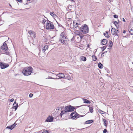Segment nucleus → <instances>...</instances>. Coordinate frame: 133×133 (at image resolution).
I'll return each mask as SVG.
<instances>
[{"label": "nucleus", "mask_w": 133, "mask_h": 133, "mask_svg": "<svg viewBox=\"0 0 133 133\" xmlns=\"http://www.w3.org/2000/svg\"><path fill=\"white\" fill-rule=\"evenodd\" d=\"M132 64H133V62H132Z\"/></svg>", "instance_id": "052dcab7"}, {"label": "nucleus", "mask_w": 133, "mask_h": 133, "mask_svg": "<svg viewBox=\"0 0 133 133\" xmlns=\"http://www.w3.org/2000/svg\"><path fill=\"white\" fill-rule=\"evenodd\" d=\"M107 132V131L106 129H104L103 131V133H106Z\"/></svg>", "instance_id": "58836bf2"}, {"label": "nucleus", "mask_w": 133, "mask_h": 133, "mask_svg": "<svg viewBox=\"0 0 133 133\" xmlns=\"http://www.w3.org/2000/svg\"><path fill=\"white\" fill-rule=\"evenodd\" d=\"M47 38L48 39H50V38H51V37L50 36V35H48L47 37Z\"/></svg>", "instance_id": "a19ab883"}, {"label": "nucleus", "mask_w": 133, "mask_h": 133, "mask_svg": "<svg viewBox=\"0 0 133 133\" xmlns=\"http://www.w3.org/2000/svg\"><path fill=\"white\" fill-rule=\"evenodd\" d=\"M28 1H30V0H27Z\"/></svg>", "instance_id": "bf43d9fd"}, {"label": "nucleus", "mask_w": 133, "mask_h": 133, "mask_svg": "<svg viewBox=\"0 0 133 133\" xmlns=\"http://www.w3.org/2000/svg\"><path fill=\"white\" fill-rule=\"evenodd\" d=\"M32 68L31 66L25 67L24 69L22 72L24 75L28 76L31 74L32 72Z\"/></svg>", "instance_id": "f03ea898"}, {"label": "nucleus", "mask_w": 133, "mask_h": 133, "mask_svg": "<svg viewBox=\"0 0 133 133\" xmlns=\"http://www.w3.org/2000/svg\"><path fill=\"white\" fill-rule=\"evenodd\" d=\"M80 24V23L76 22H74L73 23V25L74 26H76V27H77Z\"/></svg>", "instance_id": "412c9836"}, {"label": "nucleus", "mask_w": 133, "mask_h": 133, "mask_svg": "<svg viewBox=\"0 0 133 133\" xmlns=\"http://www.w3.org/2000/svg\"><path fill=\"white\" fill-rule=\"evenodd\" d=\"M46 50H45L44 49V48H43V50L42 51H43V52H44Z\"/></svg>", "instance_id": "3c124183"}, {"label": "nucleus", "mask_w": 133, "mask_h": 133, "mask_svg": "<svg viewBox=\"0 0 133 133\" xmlns=\"http://www.w3.org/2000/svg\"><path fill=\"white\" fill-rule=\"evenodd\" d=\"M50 78V79H56L55 78H52V77H50V78Z\"/></svg>", "instance_id": "09e8293b"}, {"label": "nucleus", "mask_w": 133, "mask_h": 133, "mask_svg": "<svg viewBox=\"0 0 133 133\" xmlns=\"http://www.w3.org/2000/svg\"><path fill=\"white\" fill-rule=\"evenodd\" d=\"M46 20L44 18H43V19L42 21V23L43 24H45V22H46Z\"/></svg>", "instance_id": "cd10ccee"}, {"label": "nucleus", "mask_w": 133, "mask_h": 133, "mask_svg": "<svg viewBox=\"0 0 133 133\" xmlns=\"http://www.w3.org/2000/svg\"><path fill=\"white\" fill-rule=\"evenodd\" d=\"M92 57L93 60L94 61H96L97 59V57L94 55H93Z\"/></svg>", "instance_id": "a878e982"}, {"label": "nucleus", "mask_w": 133, "mask_h": 133, "mask_svg": "<svg viewBox=\"0 0 133 133\" xmlns=\"http://www.w3.org/2000/svg\"><path fill=\"white\" fill-rule=\"evenodd\" d=\"M74 37H73L72 38H71V41L72 42V43H74L73 42L74 41Z\"/></svg>", "instance_id": "f704fd0d"}, {"label": "nucleus", "mask_w": 133, "mask_h": 133, "mask_svg": "<svg viewBox=\"0 0 133 133\" xmlns=\"http://www.w3.org/2000/svg\"><path fill=\"white\" fill-rule=\"evenodd\" d=\"M33 96V95L32 94H30L29 95V96L30 97H32Z\"/></svg>", "instance_id": "37998d69"}, {"label": "nucleus", "mask_w": 133, "mask_h": 133, "mask_svg": "<svg viewBox=\"0 0 133 133\" xmlns=\"http://www.w3.org/2000/svg\"><path fill=\"white\" fill-rule=\"evenodd\" d=\"M46 28L48 30L54 29V26L53 23L49 21H47L46 26Z\"/></svg>", "instance_id": "7ed1b4c3"}, {"label": "nucleus", "mask_w": 133, "mask_h": 133, "mask_svg": "<svg viewBox=\"0 0 133 133\" xmlns=\"http://www.w3.org/2000/svg\"><path fill=\"white\" fill-rule=\"evenodd\" d=\"M63 115L61 113L60 114V116H61V117H62Z\"/></svg>", "instance_id": "603ef678"}, {"label": "nucleus", "mask_w": 133, "mask_h": 133, "mask_svg": "<svg viewBox=\"0 0 133 133\" xmlns=\"http://www.w3.org/2000/svg\"><path fill=\"white\" fill-rule=\"evenodd\" d=\"M66 112H67L65 110H64L62 111L61 113L63 115L65 114Z\"/></svg>", "instance_id": "c85d7f7f"}, {"label": "nucleus", "mask_w": 133, "mask_h": 133, "mask_svg": "<svg viewBox=\"0 0 133 133\" xmlns=\"http://www.w3.org/2000/svg\"><path fill=\"white\" fill-rule=\"evenodd\" d=\"M118 30H116L115 28H112L111 30V32L112 34L113 35L115 36H117V34L118 33Z\"/></svg>", "instance_id": "423d86ee"}, {"label": "nucleus", "mask_w": 133, "mask_h": 133, "mask_svg": "<svg viewBox=\"0 0 133 133\" xmlns=\"http://www.w3.org/2000/svg\"><path fill=\"white\" fill-rule=\"evenodd\" d=\"M26 4H27V3H26Z\"/></svg>", "instance_id": "680f3d73"}, {"label": "nucleus", "mask_w": 133, "mask_h": 133, "mask_svg": "<svg viewBox=\"0 0 133 133\" xmlns=\"http://www.w3.org/2000/svg\"><path fill=\"white\" fill-rule=\"evenodd\" d=\"M93 122V121L92 120H88L87 121H86L85 122V124H90L91 123H92Z\"/></svg>", "instance_id": "a211bd4d"}, {"label": "nucleus", "mask_w": 133, "mask_h": 133, "mask_svg": "<svg viewBox=\"0 0 133 133\" xmlns=\"http://www.w3.org/2000/svg\"><path fill=\"white\" fill-rule=\"evenodd\" d=\"M93 109H94L93 107H90L89 109H90V112L92 113H93Z\"/></svg>", "instance_id": "393cba45"}, {"label": "nucleus", "mask_w": 133, "mask_h": 133, "mask_svg": "<svg viewBox=\"0 0 133 133\" xmlns=\"http://www.w3.org/2000/svg\"><path fill=\"white\" fill-rule=\"evenodd\" d=\"M54 117L51 116H48L45 121V122H51L53 121Z\"/></svg>", "instance_id": "9d476101"}, {"label": "nucleus", "mask_w": 133, "mask_h": 133, "mask_svg": "<svg viewBox=\"0 0 133 133\" xmlns=\"http://www.w3.org/2000/svg\"><path fill=\"white\" fill-rule=\"evenodd\" d=\"M76 37L77 38V39H79V41H80L81 40H79V39H80V37L79 36H77L76 35Z\"/></svg>", "instance_id": "c03bdc74"}, {"label": "nucleus", "mask_w": 133, "mask_h": 133, "mask_svg": "<svg viewBox=\"0 0 133 133\" xmlns=\"http://www.w3.org/2000/svg\"><path fill=\"white\" fill-rule=\"evenodd\" d=\"M82 99L83 101V103H87V104H90V102L89 101L88 99H84V98H82Z\"/></svg>", "instance_id": "4468645a"}, {"label": "nucleus", "mask_w": 133, "mask_h": 133, "mask_svg": "<svg viewBox=\"0 0 133 133\" xmlns=\"http://www.w3.org/2000/svg\"><path fill=\"white\" fill-rule=\"evenodd\" d=\"M42 133H49L48 131L46 130L44 131L43 132H42Z\"/></svg>", "instance_id": "c9c22d12"}, {"label": "nucleus", "mask_w": 133, "mask_h": 133, "mask_svg": "<svg viewBox=\"0 0 133 133\" xmlns=\"http://www.w3.org/2000/svg\"><path fill=\"white\" fill-rule=\"evenodd\" d=\"M17 1L19 2H22V0H17Z\"/></svg>", "instance_id": "de8ad7c7"}, {"label": "nucleus", "mask_w": 133, "mask_h": 133, "mask_svg": "<svg viewBox=\"0 0 133 133\" xmlns=\"http://www.w3.org/2000/svg\"><path fill=\"white\" fill-rule=\"evenodd\" d=\"M59 41L64 44H66L68 43V38L66 37V35L64 32H62L60 34Z\"/></svg>", "instance_id": "f257e3e1"}, {"label": "nucleus", "mask_w": 133, "mask_h": 133, "mask_svg": "<svg viewBox=\"0 0 133 133\" xmlns=\"http://www.w3.org/2000/svg\"><path fill=\"white\" fill-rule=\"evenodd\" d=\"M32 31H29L28 33L30 34L31 32H31H32Z\"/></svg>", "instance_id": "5fc2aeb1"}, {"label": "nucleus", "mask_w": 133, "mask_h": 133, "mask_svg": "<svg viewBox=\"0 0 133 133\" xmlns=\"http://www.w3.org/2000/svg\"><path fill=\"white\" fill-rule=\"evenodd\" d=\"M69 19H70V18H69Z\"/></svg>", "instance_id": "e2e57ef3"}, {"label": "nucleus", "mask_w": 133, "mask_h": 133, "mask_svg": "<svg viewBox=\"0 0 133 133\" xmlns=\"http://www.w3.org/2000/svg\"><path fill=\"white\" fill-rule=\"evenodd\" d=\"M81 60L84 61H85L86 60V57H84V56H82L81 57Z\"/></svg>", "instance_id": "b1692460"}, {"label": "nucleus", "mask_w": 133, "mask_h": 133, "mask_svg": "<svg viewBox=\"0 0 133 133\" xmlns=\"http://www.w3.org/2000/svg\"><path fill=\"white\" fill-rule=\"evenodd\" d=\"M104 35L105 37L107 38H109V36L108 35V33L107 31L106 32V34L104 33Z\"/></svg>", "instance_id": "4be33fe9"}, {"label": "nucleus", "mask_w": 133, "mask_h": 133, "mask_svg": "<svg viewBox=\"0 0 133 133\" xmlns=\"http://www.w3.org/2000/svg\"><path fill=\"white\" fill-rule=\"evenodd\" d=\"M57 76L60 78H63L64 77V75L63 73H59L57 74Z\"/></svg>", "instance_id": "dca6fc26"}, {"label": "nucleus", "mask_w": 133, "mask_h": 133, "mask_svg": "<svg viewBox=\"0 0 133 133\" xmlns=\"http://www.w3.org/2000/svg\"><path fill=\"white\" fill-rule=\"evenodd\" d=\"M9 66V65L7 64L0 62V67L2 69H3L8 67Z\"/></svg>", "instance_id": "0eeeda50"}, {"label": "nucleus", "mask_w": 133, "mask_h": 133, "mask_svg": "<svg viewBox=\"0 0 133 133\" xmlns=\"http://www.w3.org/2000/svg\"><path fill=\"white\" fill-rule=\"evenodd\" d=\"M77 113L76 112H73L71 114L70 117L72 119H77Z\"/></svg>", "instance_id": "6e6552de"}, {"label": "nucleus", "mask_w": 133, "mask_h": 133, "mask_svg": "<svg viewBox=\"0 0 133 133\" xmlns=\"http://www.w3.org/2000/svg\"><path fill=\"white\" fill-rule=\"evenodd\" d=\"M123 21L124 22H125V21L124 18H123Z\"/></svg>", "instance_id": "864d4df0"}, {"label": "nucleus", "mask_w": 133, "mask_h": 133, "mask_svg": "<svg viewBox=\"0 0 133 133\" xmlns=\"http://www.w3.org/2000/svg\"><path fill=\"white\" fill-rule=\"evenodd\" d=\"M105 52H104L103 53H102V54H104V53H105Z\"/></svg>", "instance_id": "6e6d98bb"}, {"label": "nucleus", "mask_w": 133, "mask_h": 133, "mask_svg": "<svg viewBox=\"0 0 133 133\" xmlns=\"http://www.w3.org/2000/svg\"><path fill=\"white\" fill-rule=\"evenodd\" d=\"M106 46H103L102 47V51H104L105 49H106Z\"/></svg>", "instance_id": "72a5a7b5"}, {"label": "nucleus", "mask_w": 133, "mask_h": 133, "mask_svg": "<svg viewBox=\"0 0 133 133\" xmlns=\"http://www.w3.org/2000/svg\"><path fill=\"white\" fill-rule=\"evenodd\" d=\"M83 116H81V115H79L78 114H77V118L78 117H83Z\"/></svg>", "instance_id": "2f4dec72"}, {"label": "nucleus", "mask_w": 133, "mask_h": 133, "mask_svg": "<svg viewBox=\"0 0 133 133\" xmlns=\"http://www.w3.org/2000/svg\"><path fill=\"white\" fill-rule=\"evenodd\" d=\"M98 67L100 69H102L103 68V65L100 63H99L98 64Z\"/></svg>", "instance_id": "aec40b11"}, {"label": "nucleus", "mask_w": 133, "mask_h": 133, "mask_svg": "<svg viewBox=\"0 0 133 133\" xmlns=\"http://www.w3.org/2000/svg\"><path fill=\"white\" fill-rule=\"evenodd\" d=\"M3 92H0V97H2V96H3L5 95L4 93H3Z\"/></svg>", "instance_id": "c756f323"}, {"label": "nucleus", "mask_w": 133, "mask_h": 133, "mask_svg": "<svg viewBox=\"0 0 133 133\" xmlns=\"http://www.w3.org/2000/svg\"><path fill=\"white\" fill-rule=\"evenodd\" d=\"M40 50L38 49H35L34 51V53L35 55H38L39 53L40 52Z\"/></svg>", "instance_id": "ddd939ff"}, {"label": "nucleus", "mask_w": 133, "mask_h": 133, "mask_svg": "<svg viewBox=\"0 0 133 133\" xmlns=\"http://www.w3.org/2000/svg\"><path fill=\"white\" fill-rule=\"evenodd\" d=\"M126 31L125 30H124L123 31V33L124 34H125L126 33Z\"/></svg>", "instance_id": "8fccbe9b"}, {"label": "nucleus", "mask_w": 133, "mask_h": 133, "mask_svg": "<svg viewBox=\"0 0 133 133\" xmlns=\"http://www.w3.org/2000/svg\"><path fill=\"white\" fill-rule=\"evenodd\" d=\"M16 125L17 124L15 123L7 127L6 128L12 130L14 128L15 126H16Z\"/></svg>", "instance_id": "9b49d317"}, {"label": "nucleus", "mask_w": 133, "mask_h": 133, "mask_svg": "<svg viewBox=\"0 0 133 133\" xmlns=\"http://www.w3.org/2000/svg\"><path fill=\"white\" fill-rule=\"evenodd\" d=\"M18 107V103H17L15 101L13 105L12 108L14 109H15V110H16L17 109V108Z\"/></svg>", "instance_id": "f8f14e48"}, {"label": "nucleus", "mask_w": 133, "mask_h": 133, "mask_svg": "<svg viewBox=\"0 0 133 133\" xmlns=\"http://www.w3.org/2000/svg\"><path fill=\"white\" fill-rule=\"evenodd\" d=\"M1 48L3 50H7L8 49V48L7 45L5 43V42L3 43V45L1 47Z\"/></svg>", "instance_id": "1a4fd4ad"}, {"label": "nucleus", "mask_w": 133, "mask_h": 133, "mask_svg": "<svg viewBox=\"0 0 133 133\" xmlns=\"http://www.w3.org/2000/svg\"><path fill=\"white\" fill-rule=\"evenodd\" d=\"M82 35V34L79 33V34H77V36H79L80 37L81 36V35Z\"/></svg>", "instance_id": "49530a36"}, {"label": "nucleus", "mask_w": 133, "mask_h": 133, "mask_svg": "<svg viewBox=\"0 0 133 133\" xmlns=\"http://www.w3.org/2000/svg\"><path fill=\"white\" fill-rule=\"evenodd\" d=\"M3 50V51H2V54L8 55L9 54V52L7 50Z\"/></svg>", "instance_id": "f3484780"}, {"label": "nucleus", "mask_w": 133, "mask_h": 133, "mask_svg": "<svg viewBox=\"0 0 133 133\" xmlns=\"http://www.w3.org/2000/svg\"><path fill=\"white\" fill-rule=\"evenodd\" d=\"M84 37V35L82 34V35H81V36L80 37V39H79V40H81V39H82L83 37Z\"/></svg>", "instance_id": "473e14b6"}, {"label": "nucleus", "mask_w": 133, "mask_h": 133, "mask_svg": "<svg viewBox=\"0 0 133 133\" xmlns=\"http://www.w3.org/2000/svg\"><path fill=\"white\" fill-rule=\"evenodd\" d=\"M10 6H11V5H10Z\"/></svg>", "instance_id": "13d9d810"}, {"label": "nucleus", "mask_w": 133, "mask_h": 133, "mask_svg": "<svg viewBox=\"0 0 133 133\" xmlns=\"http://www.w3.org/2000/svg\"><path fill=\"white\" fill-rule=\"evenodd\" d=\"M118 24L117 22L116 21H115L114 22V24L115 25H116V27H117V24Z\"/></svg>", "instance_id": "4c0bfd02"}, {"label": "nucleus", "mask_w": 133, "mask_h": 133, "mask_svg": "<svg viewBox=\"0 0 133 133\" xmlns=\"http://www.w3.org/2000/svg\"><path fill=\"white\" fill-rule=\"evenodd\" d=\"M113 45V43L112 41H109V46L111 47Z\"/></svg>", "instance_id": "bb28decb"}, {"label": "nucleus", "mask_w": 133, "mask_h": 133, "mask_svg": "<svg viewBox=\"0 0 133 133\" xmlns=\"http://www.w3.org/2000/svg\"><path fill=\"white\" fill-rule=\"evenodd\" d=\"M103 120L104 122V125L106 127L107 126V124L108 123V121L104 119H103Z\"/></svg>", "instance_id": "6ab92c4d"}, {"label": "nucleus", "mask_w": 133, "mask_h": 133, "mask_svg": "<svg viewBox=\"0 0 133 133\" xmlns=\"http://www.w3.org/2000/svg\"><path fill=\"white\" fill-rule=\"evenodd\" d=\"M14 100V99L13 98H12L10 99V101L11 102H12Z\"/></svg>", "instance_id": "a18cd8bd"}, {"label": "nucleus", "mask_w": 133, "mask_h": 133, "mask_svg": "<svg viewBox=\"0 0 133 133\" xmlns=\"http://www.w3.org/2000/svg\"><path fill=\"white\" fill-rule=\"evenodd\" d=\"M30 37L32 35L33 36H34L35 33H34V32H33L32 31V32H31H31L30 34Z\"/></svg>", "instance_id": "7c9ffc66"}, {"label": "nucleus", "mask_w": 133, "mask_h": 133, "mask_svg": "<svg viewBox=\"0 0 133 133\" xmlns=\"http://www.w3.org/2000/svg\"><path fill=\"white\" fill-rule=\"evenodd\" d=\"M50 14L51 16L54 17H55L56 16V15L55 14H54V12H50Z\"/></svg>", "instance_id": "5701e85b"}, {"label": "nucleus", "mask_w": 133, "mask_h": 133, "mask_svg": "<svg viewBox=\"0 0 133 133\" xmlns=\"http://www.w3.org/2000/svg\"><path fill=\"white\" fill-rule=\"evenodd\" d=\"M80 30L81 31L84 33L86 34L88 32V27L86 25L82 26Z\"/></svg>", "instance_id": "39448f33"}, {"label": "nucleus", "mask_w": 133, "mask_h": 133, "mask_svg": "<svg viewBox=\"0 0 133 133\" xmlns=\"http://www.w3.org/2000/svg\"><path fill=\"white\" fill-rule=\"evenodd\" d=\"M90 106V105H88V106L89 107Z\"/></svg>", "instance_id": "4d7b16f0"}, {"label": "nucleus", "mask_w": 133, "mask_h": 133, "mask_svg": "<svg viewBox=\"0 0 133 133\" xmlns=\"http://www.w3.org/2000/svg\"><path fill=\"white\" fill-rule=\"evenodd\" d=\"M48 39H48V38H47V37H46L45 38L44 41L45 42H47Z\"/></svg>", "instance_id": "79ce46f5"}, {"label": "nucleus", "mask_w": 133, "mask_h": 133, "mask_svg": "<svg viewBox=\"0 0 133 133\" xmlns=\"http://www.w3.org/2000/svg\"><path fill=\"white\" fill-rule=\"evenodd\" d=\"M75 109V107L70 105L66 106L64 108L65 110L67 112H72V111H74Z\"/></svg>", "instance_id": "20e7f679"}, {"label": "nucleus", "mask_w": 133, "mask_h": 133, "mask_svg": "<svg viewBox=\"0 0 133 133\" xmlns=\"http://www.w3.org/2000/svg\"><path fill=\"white\" fill-rule=\"evenodd\" d=\"M114 17L115 18H118V16L117 15H114Z\"/></svg>", "instance_id": "e433bc0d"}, {"label": "nucleus", "mask_w": 133, "mask_h": 133, "mask_svg": "<svg viewBox=\"0 0 133 133\" xmlns=\"http://www.w3.org/2000/svg\"><path fill=\"white\" fill-rule=\"evenodd\" d=\"M108 42L107 40L106 39H103L102 41V43L103 45H106Z\"/></svg>", "instance_id": "2eb2a0df"}, {"label": "nucleus", "mask_w": 133, "mask_h": 133, "mask_svg": "<svg viewBox=\"0 0 133 133\" xmlns=\"http://www.w3.org/2000/svg\"><path fill=\"white\" fill-rule=\"evenodd\" d=\"M44 48L45 50H46V49H47L48 48V46H45L44 47Z\"/></svg>", "instance_id": "ea45409f"}]
</instances>
